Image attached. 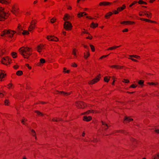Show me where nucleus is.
Masks as SVG:
<instances>
[{
    "label": "nucleus",
    "mask_w": 159,
    "mask_h": 159,
    "mask_svg": "<svg viewBox=\"0 0 159 159\" xmlns=\"http://www.w3.org/2000/svg\"><path fill=\"white\" fill-rule=\"evenodd\" d=\"M20 53L25 58L28 59L32 54V50L31 48L27 47H22L19 50Z\"/></svg>",
    "instance_id": "nucleus-1"
},
{
    "label": "nucleus",
    "mask_w": 159,
    "mask_h": 159,
    "mask_svg": "<svg viewBox=\"0 0 159 159\" xmlns=\"http://www.w3.org/2000/svg\"><path fill=\"white\" fill-rule=\"evenodd\" d=\"M15 34H16V32L15 30L10 29H5L1 32V36L2 37H5L12 39L13 37L15 38L14 37V36Z\"/></svg>",
    "instance_id": "nucleus-2"
},
{
    "label": "nucleus",
    "mask_w": 159,
    "mask_h": 159,
    "mask_svg": "<svg viewBox=\"0 0 159 159\" xmlns=\"http://www.w3.org/2000/svg\"><path fill=\"white\" fill-rule=\"evenodd\" d=\"M3 10L2 7H0V21L5 20L9 15L8 13L5 12Z\"/></svg>",
    "instance_id": "nucleus-3"
},
{
    "label": "nucleus",
    "mask_w": 159,
    "mask_h": 159,
    "mask_svg": "<svg viewBox=\"0 0 159 159\" xmlns=\"http://www.w3.org/2000/svg\"><path fill=\"white\" fill-rule=\"evenodd\" d=\"M64 28L67 31L71 30L73 27L71 23L69 21H65L63 25Z\"/></svg>",
    "instance_id": "nucleus-4"
},
{
    "label": "nucleus",
    "mask_w": 159,
    "mask_h": 159,
    "mask_svg": "<svg viewBox=\"0 0 159 159\" xmlns=\"http://www.w3.org/2000/svg\"><path fill=\"white\" fill-rule=\"evenodd\" d=\"M11 59L7 56L3 57L1 60V62L4 65H7L8 64H10L11 63Z\"/></svg>",
    "instance_id": "nucleus-5"
},
{
    "label": "nucleus",
    "mask_w": 159,
    "mask_h": 159,
    "mask_svg": "<svg viewBox=\"0 0 159 159\" xmlns=\"http://www.w3.org/2000/svg\"><path fill=\"white\" fill-rule=\"evenodd\" d=\"M101 78V75L100 74H98L96 77L92 80L90 81L89 82V84H94L98 82L99 81Z\"/></svg>",
    "instance_id": "nucleus-6"
},
{
    "label": "nucleus",
    "mask_w": 159,
    "mask_h": 159,
    "mask_svg": "<svg viewBox=\"0 0 159 159\" xmlns=\"http://www.w3.org/2000/svg\"><path fill=\"white\" fill-rule=\"evenodd\" d=\"M76 107L79 108L84 109L86 106L85 103L81 101L76 102Z\"/></svg>",
    "instance_id": "nucleus-7"
},
{
    "label": "nucleus",
    "mask_w": 159,
    "mask_h": 159,
    "mask_svg": "<svg viewBox=\"0 0 159 159\" xmlns=\"http://www.w3.org/2000/svg\"><path fill=\"white\" fill-rule=\"evenodd\" d=\"M23 30V27L20 24H19L17 29H16V34H17L20 35L22 33L21 31Z\"/></svg>",
    "instance_id": "nucleus-8"
},
{
    "label": "nucleus",
    "mask_w": 159,
    "mask_h": 159,
    "mask_svg": "<svg viewBox=\"0 0 159 159\" xmlns=\"http://www.w3.org/2000/svg\"><path fill=\"white\" fill-rule=\"evenodd\" d=\"M36 20H33L31 22L30 25V26L28 30L29 31H31L34 30L35 27V25L36 23Z\"/></svg>",
    "instance_id": "nucleus-9"
},
{
    "label": "nucleus",
    "mask_w": 159,
    "mask_h": 159,
    "mask_svg": "<svg viewBox=\"0 0 159 159\" xmlns=\"http://www.w3.org/2000/svg\"><path fill=\"white\" fill-rule=\"evenodd\" d=\"M142 11H140L139 15V16H141L144 15H146L149 18H151L152 16V14L150 12H148L146 11H143L144 14H142Z\"/></svg>",
    "instance_id": "nucleus-10"
},
{
    "label": "nucleus",
    "mask_w": 159,
    "mask_h": 159,
    "mask_svg": "<svg viewBox=\"0 0 159 159\" xmlns=\"http://www.w3.org/2000/svg\"><path fill=\"white\" fill-rule=\"evenodd\" d=\"M47 39L49 41H54L55 42L58 41L59 40L58 39L53 35H49L47 37Z\"/></svg>",
    "instance_id": "nucleus-11"
},
{
    "label": "nucleus",
    "mask_w": 159,
    "mask_h": 159,
    "mask_svg": "<svg viewBox=\"0 0 159 159\" xmlns=\"http://www.w3.org/2000/svg\"><path fill=\"white\" fill-rule=\"evenodd\" d=\"M112 4V2L107 1H104L100 2L99 4V6L105 7L110 6Z\"/></svg>",
    "instance_id": "nucleus-12"
},
{
    "label": "nucleus",
    "mask_w": 159,
    "mask_h": 159,
    "mask_svg": "<svg viewBox=\"0 0 159 159\" xmlns=\"http://www.w3.org/2000/svg\"><path fill=\"white\" fill-rule=\"evenodd\" d=\"M133 120V119L130 117L125 116L124 117L123 122L124 123H125L127 122H129Z\"/></svg>",
    "instance_id": "nucleus-13"
},
{
    "label": "nucleus",
    "mask_w": 159,
    "mask_h": 159,
    "mask_svg": "<svg viewBox=\"0 0 159 159\" xmlns=\"http://www.w3.org/2000/svg\"><path fill=\"white\" fill-rule=\"evenodd\" d=\"M109 66L111 68H114L116 69H121L124 67V66H121L119 65H113Z\"/></svg>",
    "instance_id": "nucleus-14"
},
{
    "label": "nucleus",
    "mask_w": 159,
    "mask_h": 159,
    "mask_svg": "<svg viewBox=\"0 0 159 159\" xmlns=\"http://www.w3.org/2000/svg\"><path fill=\"white\" fill-rule=\"evenodd\" d=\"M11 12L14 14H18V9L16 7L15 5H14L11 8Z\"/></svg>",
    "instance_id": "nucleus-15"
},
{
    "label": "nucleus",
    "mask_w": 159,
    "mask_h": 159,
    "mask_svg": "<svg viewBox=\"0 0 159 159\" xmlns=\"http://www.w3.org/2000/svg\"><path fill=\"white\" fill-rule=\"evenodd\" d=\"M4 70H0V81H2V79L6 76V74H4Z\"/></svg>",
    "instance_id": "nucleus-16"
},
{
    "label": "nucleus",
    "mask_w": 159,
    "mask_h": 159,
    "mask_svg": "<svg viewBox=\"0 0 159 159\" xmlns=\"http://www.w3.org/2000/svg\"><path fill=\"white\" fill-rule=\"evenodd\" d=\"M45 45H43L42 44H40L38 45L37 47V51L40 53L41 52L42 50L44 48V46Z\"/></svg>",
    "instance_id": "nucleus-17"
},
{
    "label": "nucleus",
    "mask_w": 159,
    "mask_h": 159,
    "mask_svg": "<svg viewBox=\"0 0 159 159\" xmlns=\"http://www.w3.org/2000/svg\"><path fill=\"white\" fill-rule=\"evenodd\" d=\"M92 119V118L91 116H84L83 117V120L85 121H89L91 120Z\"/></svg>",
    "instance_id": "nucleus-18"
},
{
    "label": "nucleus",
    "mask_w": 159,
    "mask_h": 159,
    "mask_svg": "<svg viewBox=\"0 0 159 159\" xmlns=\"http://www.w3.org/2000/svg\"><path fill=\"white\" fill-rule=\"evenodd\" d=\"M86 52L84 53V58L85 59H87L89 57L90 54L89 50L85 51Z\"/></svg>",
    "instance_id": "nucleus-19"
},
{
    "label": "nucleus",
    "mask_w": 159,
    "mask_h": 159,
    "mask_svg": "<svg viewBox=\"0 0 159 159\" xmlns=\"http://www.w3.org/2000/svg\"><path fill=\"white\" fill-rule=\"evenodd\" d=\"M113 14V13L111 12H109L106 13L104 17L106 19H109L110 17Z\"/></svg>",
    "instance_id": "nucleus-20"
},
{
    "label": "nucleus",
    "mask_w": 159,
    "mask_h": 159,
    "mask_svg": "<svg viewBox=\"0 0 159 159\" xmlns=\"http://www.w3.org/2000/svg\"><path fill=\"white\" fill-rule=\"evenodd\" d=\"M52 121L54 122H57L62 121L63 120L61 118L55 117L53 118L52 120Z\"/></svg>",
    "instance_id": "nucleus-21"
},
{
    "label": "nucleus",
    "mask_w": 159,
    "mask_h": 159,
    "mask_svg": "<svg viewBox=\"0 0 159 159\" xmlns=\"http://www.w3.org/2000/svg\"><path fill=\"white\" fill-rule=\"evenodd\" d=\"M98 24L97 23H95L94 22H93L90 25V27L93 29H95L98 26Z\"/></svg>",
    "instance_id": "nucleus-22"
},
{
    "label": "nucleus",
    "mask_w": 159,
    "mask_h": 159,
    "mask_svg": "<svg viewBox=\"0 0 159 159\" xmlns=\"http://www.w3.org/2000/svg\"><path fill=\"white\" fill-rule=\"evenodd\" d=\"M70 16L68 14H66L63 17V20L65 21H66L70 19Z\"/></svg>",
    "instance_id": "nucleus-23"
},
{
    "label": "nucleus",
    "mask_w": 159,
    "mask_h": 159,
    "mask_svg": "<svg viewBox=\"0 0 159 159\" xmlns=\"http://www.w3.org/2000/svg\"><path fill=\"white\" fill-rule=\"evenodd\" d=\"M126 8V6L125 4H123L122 7H118L117 8V10L119 11H121L124 9H125Z\"/></svg>",
    "instance_id": "nucleus-24"
},
{
    "label": "nucleus",
    "mask_w": 159,
    "mask_h": 159,
    "mask_svg": "<svg viewBox=\"0 0 159 159\" xmlns=\"http://www.w3.org/2000/svg\"><path fill=\"white\" fill-rule=\"evenodd\" d=\"M58 92L61 95L64 96H68V95H70L71 94L70 93L65 92L63 91Z\"/></svg>",
    "instance_id": "nucleus-25"
},
{
    "label": "nucleus",
    "mask_w": 159,
    "mask_h": 159,
    "mask_svg": "<svg viewBox=\"0 0 159 159\" xmlns=\"http://www.w3.org/2000/svg\"><path fill=\"white\" fill-rule=\"evenodd\" d=\"M85 113H86L87 114H89V113H98V111H95L93 110H89L85 112Z\"/></svg>",
    "instance_id": "nucleus-26"
},
{
    "label": "nucleus",
    "mask_w": 159,
    "mask_h": 159,
    "mask_svg": "<svg viewBox=\"0 0 159 159\" xmlns=\"http://www.w3.org/2000/svg\"><path fill=\"white\" fill-rule=\"evenodd\" d=\"M121 46V45H119V46H115L112 47H111L107 49V50H113L114 49H116V48H118L119 47H120Z\"/></svg>",
    "instance_id": "nucleus-27"
},
{
    "label": "nucleus",
    "mask_w": 159,
    "mask_h": 159,
    "mask_svg": "<svg viewBox=\"0 0 159 159\" xmlns=\"http://www.w3.org/2000/svg\"><path fill=\"white\" fill-rule=\"evenodd\" d=\"M0 3L5 4H9V2L7 0H0Z\"/></svg>",
    "instance_id": "nucleus-28"
},
{
    "label": "nucleus",
    "mask_w": 159,
    "mask_h": 159,
    "mask_svg": "<svg viewBox=\"0 0 159 159\" xmlns=\"http://www.w3.org/2000/svg\"><path fill=\"white\" fill-rule=\"evenodd\" d=\"M138 2L137 1H134L132 2V3L129 6V7L128 8L129 9L130 8H133V7H132L134 5H135Z\"/></svg>",
    "instance_id": "nucleus-29"
},
{
    "label": "nucleus",
    "mask_w": 159,
    "mask_h": 159,
    "mask_svg": "<svg viewBox=\"0 0 159 159\" xmlns=\"http://www.w3.org/2000/svg\"><path fill=\"white\" fill-rule=\"evenodd\" d=\"M138 3L139 4H148V3L147 2L143 1L142 0H139V1H138Z\"/></svg>",
    "instance_id": "nucleus-30"
},
{
    "label": "nucleus",
    "mask_w": 159,
    "mask_h": 159,
    "mask_svg": "<svg viewBox=\"0 0 159 159\" xmlns=\"http://www.w3.org/2000/svg\"><path fill=\"white\" fill-rule=\"evenodd\" d=\"M6 52V50L5 49H2L0 51V57H2L3 55L5 54Z\"/></svg>",
    "instance_id": "nucleus-31"
},
{
    "label": "nucleus",
    "mask_w": 159,
    "mask_h": 159,
    "mask_svg": "<svg viewBox=\"0 0 159 159\" xmlns=\"http://www.w3.org/2000/svg\"><path fill=\"white\" fill-rule=\"evenodd\" d=\"M110 76H105L104 78V81L106 82H108L110 78Z\"/></svg>",
    "instance_id": "nucleus-32"
},
{
    "label": "nucleus",
    "mask_w": 159,
    "mask_h": 159,
    "mask_svg": "<svg viewBox=\"0 0 159 159\" xmlns=\"http://www.w3.org/2000/svg\"><path fill=\"white\" fill-rule=\"evenodd\" d=\"M84 13L83 12H80L77 14V16L79 18H81V17L84 16Z\"/></svg>",
    "instance_id": "nucleus-33"
},
{
    "label": "nucleus",
    "mask_w": 159,
    "mask_h": 159,
    "mask_svg": "<svg viewBox=\"0 0 159 159\" xmlns=\"http://www.w3.org/2000/svg\"><path fill=\"white\" fill-rule=\"evenodd\" d=\"M34 112L35 113H36L38 116H44V115L42 112L39 111H35Z\"/></svg>",
    "instance_id": "nucleus-34"
},
{
    "label": "nucleus",
    "mask_w": 159,
    "mask_h": 159,
    "mask_svg": "<svg viewBox=\"0 0 159 159\" xmlns=\"http://www.w3.org/2000/svg\"><path fill=\"white\" fill-rule=\"evenodd\" d=\"M23 72L21 70H18L16 72V75L18 76H21L23 75Z\"/></svg>",
    "instance_id": "nucleus-35"
},
{
    "label": "nucleus",
    "mask_w": 159,
    "mask_h": 159,
    "mask_svg": "<svg viewBox=\"0 0 159 159\" xmlns=\"http://www.w3.org/2000/svg\"><path fill=\"white\" fill-rule=\"evenodd\" d=\"M11 55L13 58H16L17 57V53L15 52H12Z\"/></svg>",
    "instance_id": "nucleus-36"
},
{
    "label": "nucleus",
    "mask_w": 159,
    "mask_h": 159,
    "mask_svg": "<svg viewBox=\"0 0 159 159\" xmlns=\"http://www.w3.org/2000/svg\"><path fill=\"white\" fill-rule=\"evenodd\" d=\"M129 57H133L135 58H136L137 59H139L140 58V57L139 56L135 55H130L129 56Z\"/></svg>",
    "instance_id": "nucleus-37"
},
{
    "label": "nucleus",
    "mask_w": 159,
    "mask_h": 159,
    "mask_svg": "<svg viewBox=\"0 0 159 159\" xmlns=\"http://www.w3.org/2000/svg\"><path fill=\"white\" fill-rule=\"evenodd\" d=\"M148 84L150 85H158V83L157 82H149Z\"/></svg>",
    "instance_id": "nucleus-38"
},
{
    "label": "nucleus",
    "mask_w": 159,
    "mask_h": 159,
    "mask_svg": "<svg viewBox=\"0 0 159 159\" xmlns=\"http://www.w3.org/2000/svg\"><path fill=\"white\" fill-rule=\"evenodd\" d=\"M23 35H27L29 34V32L27 30H23L22 32L21 33Z\"/></svg>",
    "instance_id": "nucleus-39"
},
{
    "label": "nucleus",
    "mask_w": 159,
    "mask_h": 159,
    "mask_svg": "<svg viewBox=\"0 0 159 159\" xmlns=\"http://www.w3.org/2000/svg\"><path fill=\"white\" fill-rule=\"evenodd\" d=\"M30 82H27L26 83V89H30Z\"/></svg>",
    "instance_id": "nucleus-40"
},
{
    "label": "nucleus",
    "mask_w": 159,
    "mask_h": 159,
    "mask_svg": "<svg viewBox=\"0 0 159 159\" xmlns=\"http://www.w3.org/2000/svg\"><path fill=\"white\" fill-rule=\"evenodd\" d=\"M67 69L66 67L63 68V72L64 73H69L70 72V70H66Z\"/></svg>",
    "instance_id": "nucleus-41"
},
{
    "label": "nucleus",
    "mask_w": 159,
    "mask_h": 159,
    "mask_svg": "<svg viewBox=\"0 0 159 159\" xmlns=\"http://www.w3.org/2000/svg\"><path fill=\"white\" fill-rule=\"evenodd\" d=\"M4 103L6 105L9 106L10 104V103L9 102V100L6 99L4 101Z\"/></svg>",
    "instance_id": "nucleus-42"
},
{
    "label": "nucleus",
    "mask_w": 159,
    "mask_h": 159,
    "mask_svg": "<svg viewBox=\"0 0 159 159\" xmlns=\"http://www.w3.org/2000/svg\"><path fill=\"white\" fill-rule=\"evenodd\" d=\"M144 81L143 80H140L138 82V84L140 85H144Z\"/></svg>",
    "instance_id": "nucleus-43"
},
{
    "label": "nucleus",
    "mask_w": 159,
    "mask_h": 159,
    "mask_svg": "<svg viewBox=\"0 0 159 159\" xmlns=\"http://www.w3.org/2000/svg\"><path fill=\"white\" fill-rule=\"evenodd\" d=\"M146 20V22H150V23H155V24L157 23V22H156V21L152 20H151L148 19H147V20Z\"/></svg>",
    "instance_id": "nucleus-44"
},
{
    "label": "nucleus",
    "mask_w": 159,
    "mask_h": 159,
    "mask_svg": "<svg viewBox=\"0 0 159 159\" xmlns=\"http://www.w3.org/2000/svg\"><path fill=\"white\" fill-rule=\"evenodd\" d=\"M76 49L75 48H74L72 51V54H73L76 57H77L76 53Z\"/></svg>",
    "instance_id": "nucleus-45"
},
{
    "label": "nucleus",
    "mask_w": 159,
    "mask_h": 159,
    "mask_svg": "<svg viewBox=\"0 0 159 159\" xmlns=\"http://www.w3.org/2000/svg\"><path fill=\"white\" fill-rule=\"evenodd\" d=\"M90 46L91 48L92 51L93 52H94L95 51V48L94 46L92 44H90Z\"/></svg>",
    "instance_id": "nucleus-46"
},
{
    "label": "nucleus",
    "mask_w": 159,
    "mask_h": 159,
    "mask_svg": "<svg viewBox=\"0 0 159 159\" xmlns=\"http://www.w3.org/2000/svg\"><path fill=\"white\" fill-rule=\"evenodd\" d=\"M31 134L33 136H35L36 135V133L34 130L33 129H32L31 130Z\"/></svg>",
    "instance_id": "nucleus-47"
},
{
    "label": "nucleus",
    "mask_w": 159,
    "mask_h": 159,
    "mask_svg": "<svg viewBox=\"0 0 159 159\" xmlns=\"http://www.w3.org/2000/svg\"><path fill=\"white\" fill-rule=\"evenodd\" d=\"M159 158V152L154 156L153 159H157Z\"/></svg>",
    "instance_id": "nucleus-48"
},
{
    "label": "nucleus",
    "mask_w": 159,
    "mask_h": 159,
    "mask_svg": "<svg viewBox=\"0 0 159 159\" xmlns=\"http://www.w3.org/2000/svg\"><path fill=\"white\" fill-rule=\"evenodd\" d=\"M40 62L41 64H43L45 63L46 61L45 59L43 58H41L40 60Z\"/></svg>",
    "instance_id": "nucleus-49"
},
{
    "label": "nucleus",
    "mask_w": 159,
    "mask_h": 159,
    "mask_svg": "<svg viewBox=\"0 0 159 159\" xmlns=\"http://www.w3.org/2000/svg\"><path fill=\"white\" fill-rule=\"evenodd\" d=\"M8 88L9 89H12V87L13 86V84L12 83H10L7 85Z\"/></svg>",
    "instance_id": "nucleus-50"
},
{
    "label": "nucleus",
    "mask_w": 159,
    "mask_h": 159,
    "mask_svg": "<svg viewBox=\"0 0 159 159\" xmlns=\"http://www.w3.org/2000/svg\"><path fill=\"white\" fill-rule=\"evenodd\" d=\"M137 86L136 84H132L129 86V88H135L137 87Z\"/></svg>",
    "instance_id": "nucleus-51"
},
{
    "label": "nucleus",
    "mask_w": 159,
    "mask_h": 159,
    "mask_svg": "<svg viewBox=\"0 0 159 159\" xmlns=\"http://www.w3.org/2000/svg\"><path fill=\"white\" fill-rule=\"evenodd\" d=\"M6 116L9 120L11 119L12 117V115L9 114H7Z\"/></svg>",
    "instance_id": "nucleus-52"
},
{
    "label": "nucleus",
    "mask_w": 159,
    "mask_h": 159,
    "mask_svg": "<svg viewBox=\"0 0 159 159\" xmlns=\"http://www.w3.org/2000/svg\"><path fill=\"white\" fill-rule=\"evenodd\" d=\"M110 54H109L107 55H103L102 56H101L100 58H99V59H102L103 58H105V57H107V56H108Z\"/></svg>",
    "instance_id": "nucleus-53"
},
{
    "label": "nucleus",
    "mask_w": 159,
    "mask_h": 159,
    "mask_svg": "<svg viewBox=\"0 0 159 159\" xmlns=\"http://www.w3.org/2000/svg\"><path fill=\"white\" fill-rule=\"evenodd\" d=\"M21 123L23 125H26L27 124V123H25V119H22L21 120Z\"/></svg>",
    "instance_id": "nucleus-54"
},
{
    "label": "nucleus",
    "mask_w": 159,
    "mask_h": 159,
    "mask_svg": "<svg viewBox=\"0 0 159 159\" xmlns=\"http://www.w3.org/2000/svg\"><path fill=\"white\" fill-rule=\"evenodd\" d=\"M56 19L54 18H53L51 19V22L52 23H54L56 21Z\"/></svg>",
    "instance_id": "nucleus-55"
},
{
    "label": "nucleus",
    "mask_w": 159,
    "mask_h": 159,
    "mask_svg": "<svg viewBox=\"0 0 159 159\" xmlns=\"http://www.w3.org/2000/svg\"><path fill=\"white\" fill-rule=\"evenodd\" d=\"M120 23L121 25H127V21H121L120 22Z\"/></svg>",
    "instance_id": "nucleus-56"
},
{
    "label": "nucleus",
    "mask_w": 159,
    "mask_h": 159,
    "mask_svg": "<svg viewBox=\"0 0 159 159\" xmlns=\"http://www.w3.org/2000/svg\"><path fill=\"white\" fill-rule=\"evenodd\" d=\"M71 66L72 67H77V65L76 63L74 62L72 63Z\"/></svg>",
    "instance_id": "nucleus-57"
},
{
    "label": "nucleus",
    "mask_w": 159,
    "mask_h": 159,
    "mask_svg": "<svg viewBox=\"0 0 159 159\" xmlns=\"http://www.w3.org/2000/svg\"><path fill=\"white\" fill-rule=\"evenodd\" d=\"M123 82L124 83H128L129 82V80L127 79H124L123 80Z\"/></svg>",
    "instance_id": "nucleus-58"
},
{
    "label": "nucleus",
    "mask_w": 159,
    "mask_h": 159,
    "mask_svg": "<svg viewBox=\"0 0 159 159\" xmlns=\"http://www.w3.org/2000/svg\"><path fill=\"white\" fill-rule=\"evenodd\" d=\"M112 12H113L112 13H113V14L114 13L115 14H118L119 13V11H117V10H113L112 11Z\"/></svg>",
    "instance_id": "nucleus-59"
},
{
    "label": "nucleus",
    "mask_w": 159,
    "mask_h": 159,
    "mask_svg": "<svg viewBox=\"0 0 159 159\" xmlns=\"http://www.w3.org/2000/svg\"><path fill=\"white\" fill-rule=\"evenodd\" d=\"M112 78L113 79V82H112V83H111V84L112 85H114L115 84V78L114 76H113L112 77Z\"/></svg>",
    "instance_id": "nucleus-60"
},
{
    "label": "nucleus",
    "mask_w": 159,
    "mask_h": 159,
    "mask_svg": "<svg viewBox=\"0 0 159 159\" xmlns=\"http://www.w3.org/2000/svg\"><path fill=\"white\" fill-rule=\"evenodd\" d=\"M82 33L84 34H88L89 35H90V34L88 32L87 30H85L84 31H83L82 32Z\"/></svg>",
    "instance_id": "nucleus-61"
},
{
    "label": "nucleus",
    "mask_w": 159,
    "mask_h": 159,
    "mask_svg": "<svg viewBox=\"0 0 159 159\" xmlns=\"http://www.w3.org/2000/svg\"><path fill=\"white\" fill-rule=\"evenodd\" d=\"M25 66L28 67V68L30 69L31 70L32 69V67L31 66H30L28 64H25Z\"/></svg>",
    "instance_id": "nucleus-62"
},
{
    "label": "nucleus",
    "mask_w": 159,
    "mask_h": 159,
    "mask_svg": "<svg viewBox=\"0 0 159 159\" xmlns=\"http://www.w3.org/2000/svg\"><path fill=\"white\" fill-rule=\"evenodd\" d=\"M84 47L87 49V51L89 50V48L87 45H84Z\"/></svg>",
    "instance_id": "nucleus-63"
},
{
    "label": "nucleus",
    "mask_w": 159,
    "mask_h": 159,
    "mask_svg": "<svg viewBox=\"0 0 159 159\" xmlns=\"http://www.w3.org/2000/svg\"><path fill=\"white\" fill-rule=\"evenodd\" d=\"M103 127L104 129L105 130H106L109 127V126L107 125L105 126H104Z\"/></svg>",
    "instance_id": "nucleus-64"
}]
</instances>
